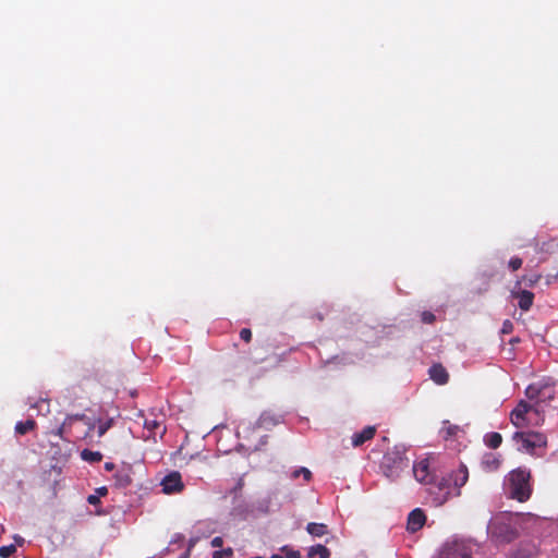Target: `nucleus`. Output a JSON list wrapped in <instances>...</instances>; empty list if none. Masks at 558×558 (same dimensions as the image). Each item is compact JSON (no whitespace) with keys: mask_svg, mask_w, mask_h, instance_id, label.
I'll return each instance as SVG.
<instances>
[{"mask_svg":"<svg viewBox=\"0 0 558 558\" xmlns=\"http://www.w3.org/2000/svg\"><path fill=\"white\" fill-rule=\"evenodd\" d=\"M531 478V471L526 468L512 470L507 477L509 497L519 502L527 501L533 492Z\"/></svg>","mask_w":558,"mask_h":558,"instance_id":"nucleus-1","label":"nucleus"},{"mask_svg":"<svg viewBox=\"0 0 558 558\" xmlns=\"http://www.w3.org/2000/svg\"><path fill=\"white\" fill-rule=\"evenodd\" d=\"M408 466V459L403 448L395 447L388 450L381 461V468L388 477L395 478Z\"/></svg>","mask_w":558,"mask_h":558,"instance_id":"nucleus-2","label":"nucleus"},{"mask_svg":"<svg viewBox=\"0 0 558 558\" xmlns=\"http://www.w3.org/2000/svg\"><path fill=\"white\" fill-rule=\"evenodd\" d=\"M513 439L521 444V448L527 452H532L535 448H541L546 445V437L541 433H524L515 432Z\"/></svg>","mask_w":558,"mask_h":558,"instance_id":"nucleus-3","label":"nucleus"},{"mask_svg":"<svg viewBox=\"0 0 558 558\" xmlns=\"http://www.w3.org/2000/svg\"><path fill=\"white\" fill-rule=\"evenodd\" d=\"M470 546L462 541L447 542L439 554V558H471Z\"/></svg>","mask_w":558,"mask_h":558,"instance_id":"nucleus-4","label":"nucleus"},{"mask_svg":"<svg viewBox=\"0 0 558 558\" xmlns=\"http://www.w3.org/2000/svg\"><path fill=\"white\" fill-rule=\"evenodd\" d=\"M532 411L538 414V408L521 400L510 414L511 423L518 428L524 427L527 424L526 415Z\"/></svg>","mask_w":558,"mask_h":558,"instance_id":"nucleus-5","label":"nucleus"},{"mask_svg":"<svg viewBox=\"0 0 558 558\" xmlns=\"http://www.w3.org/2000/svg\"><path fill=\"white\" fill-rule=\"evenodd\" d=\"M75 421H82L85 424H87L89 430H92L95 427V425L89 422V420L87 418V416L85 414L77 413V414L68 415L65 417V420L63 421V423L58 428L52 430L51 433L61 439L69 440L70 428Z\"/></svg>","mask_w":558,"mask_h":558,"instance_id":"nucleus-6","label":"nucleus"},{"mask_svg":"<svg viewBox=\"0 0 558 558\" xmlns=\"http://www.w3.org/2000/svg\"><path fill=\"white\" fill-rule=\"evenodd\" d=\"M161 490L166 495L179 494L184 489V483L180 472L172 471L160 482Z\"/></svg>","mask_w":558,"mask_h":558,"instance_id":"nucleus-7","label":"nucleus"},{"mask_svg":"<svg viewBox=\"0 0 558 558\" xmlns=\"http://www.w3.org/2000/svg\"><path fill=\"white\" fill-rule=\"evenodd\" d=\"M413 474L415 478L424 484H430L434 481V475L429 469L428 459H423L413 465Z\"/></svg>","mask_w":558,"mask_h":558,"instance_id":"nucleus-8","label":"nucleus"},{"mask_svg":"<svg viewBox=\"0 0 558 558\" xmlns=\"http://www.w3.org/2000/svg\"><path fill=\"white\" fill-rule=\"evenodd\" d=\"M426 521L424 511L420 508L412 510L408 515L407 530L415 533L421 530Z\"/></svg>","mask_w":558,"mask_h":558,"instance_id":"nucleus-9","label":"nucleus"},{"mask_svg":"<svg viewBox=\"0 0 558 558\" xmlns=\"http://www.w3.org/2000/svg\"><path fill=\"white\" fill-rule=\"evenodd\" d=\"M429 377L437 385H446L449 380V374L447 369L440 364H433L428 369Z\"/></svg>","mask_w":558,"mask_h":558,"instance_id":"nucleus-10","label":"nucleus"},{"mask_svg":"<svg viewBox=\"0 0 558 558\" xmlns=\"http://www.w3.org/2000/svg\"><path fill=\"white\" fill-rule=\"evenodd\" d=\"M501 465V456L498 453H485L481 461V466L485 472H495Z\"/></svg>","mask_w":558,"mask_h":558,"instance_id":"nucleus-11","label":"nucleus"},{"mask_svg":"<svg viewBox=\"0 0 558 558\" xmlns=\"http://www.w3.org/2000/svg\"><path fill=\"white\" fill-rule=\"evenodd\" d=\"M511 295L513 299H518V305L522 311L526 312L532 307L534 301V293H532L531 291H512Z\"/></svg>","mask_w":558,"mask_h":558,"instance_id":"nucleus-12","label":"nucleus"},{"mask_svg":"<svg viewBox=\"0 0 558 558\" xmlns=\"http://www.w3.org/2000/svg\"><path fill=\"white\" fill-rule=\"evenodd\" d=\"M376 434V427L375 426H366L361 432L354 433L352 435V446L353 447H360L366 441L374 438Z\"/></svg>","mask_w":558,"mask_h":558,"instance_id":"nucleus-13","label":"nucleus"},{"mask_svg":"<svg viewBox=\"0 0 558 558\" xmlns=\"http://www.w3.org/2000/svg\"><path fill=\"white\" fill-rule=\"evenodd\" d=\"M541 387H542V384L536 383V384H532V385L527 386V388L525 389V396L527 397L529 400L535 401L534 405L536 408L539 407Z\"/></svg>","mask_w":558,"mask_h":558,"instance_id":"nucleus-14","label":"nucleus"},{"mask_svg":"<svg viewBox=\"0 0 558 558\" xmlns=\"http://www.w3.org/2000/svg\"><path fill=\"white\" fill-rule=\"evenodd\" d=\"M308 534L315 537H322L328 533L327 525L324 523L311 522L306 525Z\"/></svg>","mask_w":558,"mask_h":558,"instance_id":"nucleus-15","label":"nucleus"},{"mask_svg":"<svg viewBox=\"0 0 558 558\" xmlns=\"http://www.w3.org/2000/svg\"><path fill=\"white\" fill-rule=\"evenodd\" d=\"M316 556H318V558H329L330 550L326 546L320 544L310 547L307 551V557L315 558Z\"/></svg>","mask_w":558,"mask_h":558,"instance_id":"nucleus-16","label":"nucleus"},{"mask_svg":"<svg viewBox=\"0 0 558 558\" xmlns=\"http://www.w3.org/2000/svg\"><path fill=\"white\" fill-rule=\"evenodd\" d=\"M36 427V422L33 418H28L26 421H20L15 425V433L19 435H25Z\"/></svg>","mask_w":558,"mask_h":558,"instance_id":"nucleus-17","label":"nucleus"},{"mask_svg":"<svg viewBox=\"0 0 558 558\" xmlns=\"http://www.w3.org/2000/svg\"><path fill=\"white\" fill-rule=\"evenodd\" d=\"M555 397V388L549 384H542L539 391V404L551 401Z\"/></svg>","mask_w":558,"mask_h":558,"instance_id":"nucleus-18","label":"nucleus"},{"mask_svg":"<svg viewBox=\"0 0 558 558\" xmlns=\"http://www.w3.org/2000/svg\"><path fill=\"white\" fill-rule=\"evenodd\" d=\"M501 442L502 436L499 433L493 432L485 436V444L492 449H497Z\"/></svg>","mask_w":558,"mask_h":558,"instance_id":"nucleus-19","label":"nucleus"},{"mask_svg":"<svg viewBox=\"0 0 558 558\" xmlns=\"http://www.w3.org/2000/svg\"><path fill=\"white\" fill-rule=\"evenodd\" d=\"M469 478V472L465 465H461L454 475L453 483L457 487L463 486Z\"/></svg>","mask_w":558,"mask_h":558,"instance_id":"nucleus-20","label":"nucleus"},{"mask_svg":"<svg viewBox=\"0 0 558 558\" xmlns=\"http://www.w3.org/2000/svg\"><path fill=\"white\" fill-rule=\"evenodd\" d=\"M81 458L84 461L95 463V462L101 461L102 454L99 451H92L89 449H84L81 452Z\"/></svg>","mask_w":558,"mask_h":558,"instance_id":"nucleus-21","label":"nucleus"},{"mask_svg":"<svg viewBox=\"0 0 558 558\" xmlns=\"http://www.w3.org/2000/svg\"><path fill=\"white\" fill-rule=\"evenodd\" d=\"M116 484L120 487H128L132 483L131 475L126 471H118L114 474Z\"/></svg>","mask_w":558,"mask_h":558,"instance_id":"nucleus-22","label":"nucleus"},{"mask_svg":"<svg viewBox=\"0 0 558 558\" xmlns=\"http://www.w3.org/2000/svg\"><path fill=\"white\" fill-rule=\"evenodd\" d=\"M458 430H459V426L451 425V424H449V422H445L444 427L441 428V433L444 434L445 439L456 436Z\"/></svg>","mask_w":558,"mask_h":558,"instance_id":"nucleus-23","label":"nucleus"},{"mask_svg":"<svg viewBox=\"0 0 558 558\" xmlns=\"http://www.w3.org/2000/svg\"><path fill=\"white\" fill-rule=\"evenodd\" d=\"M299 476H303L305 482H310L312 480V472L307 468L301 466L294 470L291 474L293 480L298 478Z\"/></svg>","mask_w":558,"mask_h":558,"instance_id":"nucleus-24","label":"nucleus"},{"mask_svg":"<svg viewBox=\"0 0 558 558\" xmlns=\"http://www.w3.org/2000/svg\"><path fill=\"white\" fill-rule=\"evenodd\" d=\"M113 418H108L106 421H99L97 434L98 437H102L112 426Z\"/></svg>","mask_w":558,"mask_h":558,"instance_id":"nucleus-25","label":"nucleus"},{"mask_svg":"<svg viewBox=\"0 0 558 558\" xmlns=\"http://www.w3.org/2000/svg\"><path fill=\"white\" fill-rule=\"evenodd\" d=\"M541 279V275H533V276H523L521 280L517 281V286L521 284V281H523L529 287H533L535 283H537Z\"/></svg>","mask_w":558,"mask_h":558,"instance_id":"nucleus-26","label":"nucleus"},{"mask_svg":"<svg viewBox=\"0 0 558 558\" xmlns=\"http://www.w3.org/2000/svg\"><path fill=\"white\" fill-rule=\"evenodd\" d=\"M16 551V546L13 544L1 546L0 547V557L9 558Z\"/></svg>","mask_w":558,"mask_h":558,"instance_id":"nucleus-27","label":"nucleus"},{"mask_svg":"<svg viewBox=\"0 0 558 558\" xmlns=\"http://www.w3.org/2000/svg\"><path fill=\"white\" fill-rule=\"evenodd\" d=\"M144 426L149 432L156 433L160 428L161 424L157 420H145Z\"/></svg>","mask_w":558,"mask_h":558,"instance_id":"nucleus-28","label":"nucleus"},{"mask_svg":"<svg viewBox=\"0 0 558 558\" xmlns=\"http://www.w3.org/2000/svg\"><path fill=\"white\" fill-rule=\"evenodd\" d=\"M522 263H523L522 258L514 256V257L510 258L508 266L512 271H515L521 268Z\"/></svg>","mask_w":558,"mask_h":558,"instance_id":"nucleus-29","label":"nucleus"},{"mask_svg":"<svg viewBox=\"0 0 558 558\" xmlns=\"http://www.w3.org/2000/svg\"><path fill=\"white\" fill-rule=\"evenodd\" d=\"M232 555H233V549L231 547H228L222 550L214 551L213 558H225V557H231Z\"/></svg>","mask_w":558,"mask_h":558,"instance_id":"nucleus-30","label":"nucleus"},{"mask_svg":"<svg viewBox=\"0 0 558 558\" xmlns=\"http://www.w3.org/2000/svg\"><path fill=\"white\" fill-rule=\"evenodd\" d=\"M435 319H436L435 315L432 312H429V311H424L421 314V320L424 324H433L435 322Z\"/></svg>","mask_w":558,"mask_h":558,"instance_id":"nucleus-31","label":"nucleus"},{"mask_svg":"<svg viewBox=\"0 0 558 558\" xmlns=\"http://www.w3.org/2000/svg\"><path fill=\"white\" fill-rule=\"evenodd\" d=\"M240 338L248 343L251 340H252V330L250 328H243L241 331H240Z\"/></svg>","mask_w":558,"mask_h":558,"instance_id":"nucleus-32","label":"nucleus"},{"mask_svg":"<svg viewBox=\"0 0 558 558\" xmlns=\"http://www.w3.org/2000/svg\"><path fill=\"white\" fill-rule=\"evenodd\" d=\"M512 329H513V324L509 319H506L502 324L501 332L510 333L512 331Z\"/></svg>","mask_w":558,"mask_h":558,"instance_id":"nucleus-33","label":"nucleus"},{"mask_svg":"<svg viewBox=\"0 0 558 558\" xmlns=\"http://www.w3.org/2000/svg\"><path fill=\"white\" fill-rule=\"evenodd\" d=\"M551 244H553V242H550V243H545V242H544V243L539 244V242L537 241V242L535 243V247H536V248H538V250H539V251H542V252H543V251H544V252H548V251H549V247L551 246Z\"/></svg>","mask_w":558,"mask_h":558,"instance_id":"nucleus-34","label":"nucleus"},{"mask_svg":"<svg viewBox=\"0 0 558 558\" xmlns=\"http://www.w3.org/2000/svg\"><path fill=\"white\" fill-rule=\"evenodd\" d=\"M210 544L213 547L218 548L223 545V539L220 536H216L211 539Z\"/></svg>","mask_w":558,"mask_h":558,"instance_id":"nucleus-35","label":"nucleus"},{"mask_svg":"<svg viewBox=\"0 0 558 558\" xmlns=\"http://www.w3.org/2000/svg\"><path fill=\"white\" fill-rule=\"evenodd\" d=\"M87 502L89 505L96 506V505H98L100 502V498L97 495H89L87 497Z\"/></svg>","mask_w":558,"mask_h":558,"instance_id":"nucleus-36","label":"nucleus"},{"mask_svg":"<svg viewBox=\"0 0 558 558\" xmlns=\"http://www.w3.org/2000/svg\"><path fill=\"white\" fill-rule=\"evenodd\" d=\"M286 557L287 558H300L301 554L299 550L289 549L286 551Z\"/></svg>","mask_w":558,"mask_h":558,"instance_id":"nucleus-37","label":"nucleus"},{"mask_svg":"<svg viewBox=\"0 0 558 558\" xmlns=\"http://www.w3.org/2000/svg\"><path fill=\"white\" fill-rule=\"evenodd\" d=\"M96 493H97V496H106L108 494V489L107 487H99L96 489Z\"/></svg>","mask_w":558,"mask_h":558,"instance_id":"nucleus-38","label":"nucleus"},{"mask_svg":"<svg viewBox=\"0 0 558 558\" xmlns=\"http://www.w3.org/2000/svg\"><path fill=\"white\" fill-rule=\"evenodd\" d=\"M105 469L107 471H112L114 469V464L112 462H106L105 463Z\"/></svg>","mask_w":558,"mask_h":558,"instance_id":"nucleus-39","label":"nucleus"},{"mask_svg":"<svg viewBox=\"0 0 558 558\" xmlns=\"http://www.w3.org/2000/svg\"><path fill=\"white\" fill-rule=\"evenodd\" d=\"M195 543H196V539H191L190 541V547H192Z\"/></svg>","mask_w":558,"mask_h":558,"instance_id":"nucleus-40","label":"nucleus"},{"mask_svg":"<svg viewBox=\"0 0 558 558\" xmlns=\"http://www.w3.org/2000/svg\"><path fill=\"white\" fill-rule=\"evenodd\" d=\"M271 558H282V557L279 555H272Z\"/></svg>","mask_w":558,"mask_h":558,"instance_id":"nucleus-41","label":"nucleus"}]
</instances>
